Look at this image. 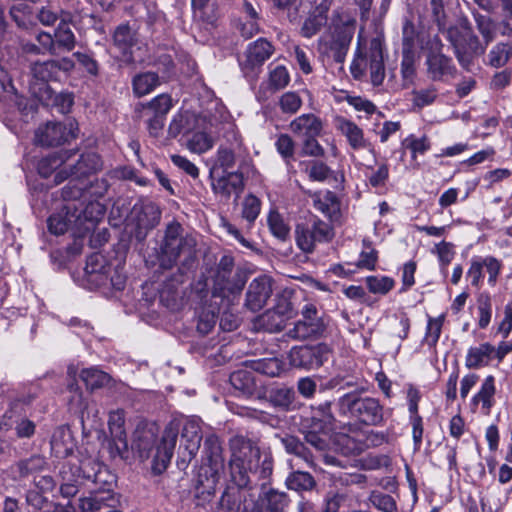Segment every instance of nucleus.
Here are the masks:
<instances>
[{"instance_id": "59", "label": "nucleus", "mask_w": 512, "mask_h": 512, "mask_svg": "<svg viewBox=\"0 0 512 512\" xmlns=\"http://www.w3.org/2000/svg\"><path fill=\"white\" fill-rule=\"evenodd\" d=\"M367 69H369V52L363 55L360 42H358V48L351 63L350 71L354 79L360 80L365 75Z\"/></svg>"}, {"instance_id": "62", "label": "nucleus", "mask_w": 512, "mask_h": 512, "mask_svg": "<svg viewBox=\"0 0 512 512\" xmlns=\"http://www.w3.org/2000/svg\"><path fill=\"white\" fill-rule=\"evenodd\" d=\"M443 322L444 316L429 318L425 334V342L429 347L436 346L441 335Z\"/></svg>"}, {"instance_id": "57", "label": "nucleus", "mask_w": 512, "mask_h": 512, "mask_svg": "<svg viewBox=\"0 0 512 512\" xmlns=\"http://www.w3.org/2000/svg\"><path fill=\"white\" fill-rule=\"evenodd\" d=\"M290 82L288 70L283 65H277L269 72V87L273 91L284 89Z\"/></svg>"}, {"instance_id": "63", "label": "nucleus", "mask_w": 512, "mask_h": 512, "mask_svg": "<svg viewBox=\"0 0 512 512\" xmlns=\"http://www.w3.org/2000/svg\"><path fill=\"white\" fill-rule=\"evenodd\" d=\"M188 148L195 153H203L212 148L213 139L205 132H196L188 140Z\"/></svg>"}, {"instance_id": "4", "label": "nucleus", "mask_w": 512, "mask_h": 512, "mask_svg": "<svg viewBox=\"0 0 512 512\" xmlns=\"http://www.w3.org/2000/svg\"><path fill=\"white\" fill-rule=\"evenodd\" d=\"M333 237L332 226L315 216L298 223L295 227L296 245L306 254L313 253L318 244L328 243Z\"/></svg>"}, {"instance_id": "14", "label": "nucleus", "mask_w": 512, "mask_h": 512, "mask_svg": "<svg viewBox=\"0 0 512 512\" xmlns=\"http://www.w3.org/2000/svg\"><path fill=\"white\" fill-rule=\"evenodd\" d=\"M333 124L335 129L346 138L352 150H368L372 154L375 153L373 145L365 138L363 130L355 122L343 116H336Z\"/></svg>"}, {"instance_id": "9", "label": "nucleus", "mask_w": 512, "mask_h": 512, "mask_svg": "<svg viewBox=\"0 0 512 512\" xmlns=\"http://www.w3.org/2000/svg\"><path fill=\"white\" fill-rule=\"evenodd\" d=\"M102 168V161L96 153H85L75 163L68 162V168L64 167L54 176V183L61 184L69 178L81 180Z\"/></svg>"}, {"instance_id": "36", "label": "nucleus", "mask_w": 512, "mask_h": 512, "mask_svg": "<svg viewBox=\"0 0 512 512\" xmlns=\"http://www.w3.org/2000/svg\"><path fill=\"white\" fill-rule=\"evenodd\" d=\"M79 377L90 391L109 386L112 382V377L97 367L82 369Z\"/></svg>"}, {"instance_id": "16", "label": "nucleus", "mask_w": 512, "mask_h": 512, "mask_svg": "<svg viewBox=\"0 0 512 512\" xmlns=\"http://www.w3.org/2000/svg\"><path fill=\"white\" fill-rule=\"evenodd\" d=\"M272 294V280L266 275L259 276L249 284L245 306L253 311L261 310Z\"/></svg>"}, {"instance_id": "22", "label": "nucleus", "mask_w": 512, "mask_h": 512, "mask_svg": "<svg viewBox=\"0 0 512 512\" xmlns=\"http://www.w3.org/2000/svg\"><path fill=\"white\" fill-rule=\"evenodd\" d=\"M202 440V432L200 427V420L191 418L186 420L183 425L181 433L180 449H184V459L187 457L188 461L195 457L197 454L200 443Z\"/></svg>"}, {"instance_id": "54", "label": "nucleus", "mask_w": 512, "mask_h": 512, "mask_svg": "<svg viewBox=\"0 0 512 512\" xmlns=\"http://www.w3.org/2000/svg\"><path fill=\"white\" fill-rule=\"evenodd\" d=\"M474 19L476 22L477 29L485 41L486 47L495 37L494 21L491 19L490 16L482 15L480 13H475Z\"/></svg>"}, {"instance_id": "18", "label": "nucleus", "mask_w": 512, "mask_h": 512, "mask_svg": "<svg viewBox=\"0 0 512 512\" xmlns=\"http://www.w3.org/2000/svg\"><path fill=\"white\" fill-rule=\"evenodd\" d=\"M172 106L171 96L160 94L147 103H138L134 109L135 118L144 122L150 119L166 118Z\"/></svg>"}, {"instance_id": "17", "label": "nucleus", "mask_w": 512, "mask_h": 512, "mask_svg": "<svg viewBox=\"0 0 512 512\" xmlns=\"http://www.w3.org/2000/svg\"><path fill=\"white\" fill-rule=\"evenodd\" d=\"M221 472L200 467L194 485V497L198 505L210 502L216 491Z\"/></svg>"}, {"instance_id": "25", "label": "nucleus", "mask_w": 512, "mask_h": 512, "mask_svg": "<svg viewBox=\"0 0 512 512\" xmlns=\"http://www.w3.org/2000/svg\"><path fill=\"white\" fill-rule=\"evenodd\" d=\"M111 270V266L107 264L103 255L93 253L87 258L85 273L89 281L97 286H106L108 284Z\"/></svg>"}, {"instance_id": "28", "label": "nucleus", "mask_w": 512, "mask_h": 512, "mask_svg": "<svg viewBox=\"0 0 512 512\" xmlns=\"http://www.w3.org/2000/svg\"><path fill=\"white\" fill-rule=\"evenodd\" d=\"M212 189L216 194H221L227 199L232 195H235L236 199H238L244 189L243 174L240 172H228L212 184Z\"/></svg>"}, {"instance_id": "24", "label": "nucleus", "mask_w": 512, "mask_h": 512, "mask_svg": "<svg viewBox=\"0 0 512 512\" xmlns=\"http://www.w3.org/2000/svg\"><path fill=\"white\" fill-rule=\"evenodd\" d=\"M369 71L371 82L379 86L385 78V65L383 58V45L379 38H373L369 45Z\"/></svg>"}, {"instance_id": "10", "label": "nucleus", "mask_w": 512, "mask_h": 512, "mask_svg": "<svg viewBox=\"0 0 512 512\" xmlns=\"http://www.w3.org/2000/svg\"><path fill=\"white\" fill-rule=\"evenodd\" d=\"M430 52L426 58L427 73L433 81H440L445 76L453 75L456 71L452 59L441 53L442 42L438 36L430 40Z\"/></svg>"}, {"instance_id": "21", "label": "nucleus", "mask_w": 512, "mask_h": 512, "mask_svg": "<svg viewBox=\"0 0 512 512\" xmlns=\"http://www.w3.org/2000/svg\"><path fill=\"white\" fill-rule=\"evenodd\" d=\"M290 498L287 493L268 489L259 494L250 512H288Z\"/></svg>"}, {"instance_id": "6", "label": "nucleus", "mask_w": 512, "mask_h": 512, "mask_svg": "<svg viewBox=\"0 0 512 512\" xmlns=\"http://www.w3.org/2000/svg\"><path fill=\"white\" fill-rule=\"evenodd\" d=\"M326 324L314 304H306L301 310V319L296 321L286 335L293 340H306L321 337Z\"/></svg>"}, {"instance_id": "32", "label": "nucleus", "mask_w": 512, "mask_h": 512, "mask_svg": "<svg viewBox=\"0 0 512 512\" xmlns=\"http://www.w3.org/2000/svg\"><path fill=\"white\" fill-rule=\"evenodd\" d=\"M105 213V208L99 202H90L85 207L77 204L76 215L79 216V235L89 231Z\"/></svg>"}, {"instance_id": "40", "label": "nucleus", "mask_w": 512, "mask_h": 512, "mask_svg": "<svg viewBox=\"0 0 512 512\" xmlns=\"http://www.w3.org/2000/svg\"><path fill=\"white\" fill-rule=\"evenodd\" d=\"M496 393L495 378L492 375L487 376L480 390L473 396L472 405L476 407L479 403L482 404V409L485 410L486 414H489L490 409L494 404V395Z\"/></svg>"}, {"instance_id": "42", "label": "nucleus", "mask_w": 512, "mask_h": 512, "mask_svg": "<svg viewBox=\"0 0 512 512\" xmlns=\"http://www.w3.org/2000/svg\"><path fill=\"white\" fill-rule=\"evenodd\" d=\"M37 18L41 24L45 26H52L58 20L60 22L63 21H72V13L66 11L52 3H48L47 5L40 8L37 13Z\"/></svg>"}, {"instance_id": "31", "label": "nucleus", "mask_w": 512, "mask_h": 512, "mask_svg": "<svg viewBox=\"0 0 512 512\" xmlns=\"http://www.w3.org/2000/svg\"><path fill=\"white\" fill-rule=\"evenodd\" d=\"M290 130L298 136H319L323 124L320 118L313 113L302 114L291 121Z\"/></svg>"}, {"instance_id": "1", "label": "nucleus", "mask_w": 512, "mask_h": 512, "mask_svg": "<svg viewBox=\"0 0 512 512\" xmlns=\"http://www.w3.org/2000/svg\"><path fill=\"white\" fill-rule=\"evenodd\" d=\"M231 477L239 488H252L258 484L265 488L273 472V458L262 453L250 439L236 436L230 441Z\"/></svg>"}, {"instance_id": "44", "label": "nucleus", "mask_w": 512, "mask_h": 512, "mask_svg": "<svg viewBox=\"0 0 512 512\" xmlns=\"http://www.w3.org/2000/svg\"><path fill=\"white\" fill-rule=\"evenodd\" d=\"M296 393L291 387H278L271 389L268 394V401L271 405L284 411L292 408Z\"/></svg>"}, {"instance_id": "51", "label": "nucleus", "mask_w": 512, "mask_h": 512, "mask_svg": "<svg viewBox=\"0 0 512 512\" xmlns=\"http://www.w3.org/2000/svg\"><path fill=\"white\" fill-rule=\"evenodd\" d=\"M365 282L369 292L380 295H386L395 286L394 279L388 276H368Z\"/></svg>"}, {"instance_id": "7", "label": "nucleus", "mask_w": 512, "mask_h": 512, "mask_svg": "<svg viewBox=\"0 0 512 512\" xmlns=\"http://www.w3.org/2000/svg\"><path fill=\"white\" fill-rule=\"evenodd\" d=\"M330 348L324 343L293 347L288 355L289 363L295 368L315 369L323 365L330 355Z\"/></svg>"}, {"instance_id": "45", "label": "nucleus", "mask_w": 512, "mask_h": 512, "mask_svg": "<svg viewBox=\"0 0 512 512\" xmlns=\"http://www.w3.org/2000/svg\"><path fill=\"white\" fill-rule=\"evenodd\" d=\"M314 208L324 215L332 218L339 213L340 204L335 193L325 191L323 194H315L313 199Z\"/></svg>"}, {"instance_id": "38", "label": "nucleus", "mask_w": 512, "mask_h": 512, "mask_svg": "<svg viewBox=\"0 0 512 512\" xmlns=\"http://www.w3.org/2000/svg\"><path fill=\"white\" fill-rule=\"evenodd\" d=\"M79 470L82 472L83 478L95 484L103 483L108 485L110 482L108 478H112L107 468L93 459L83 461Z\"/></svg>"}, {"instance_id": "43", "label": "nucleus", "mask_w": 512, "mask_h": 512, "mask_svg": "<svg viewBox=\"0 0 512 512\" xmlns=\"http://www.w3.org/2000/svg\"><path fill=\"white\" fill-rule=\"evenodd\" d=\"M159 84V76L154 72L140 73L132 79L133 92L137 97L151 93Z\"/></svg>"}, {"instance_id": "50", "label": "nucleus", "mask_w": 512, "mask_h": 512, "mask_svg": "<svg viewBox=\"0 0 512 512\" xmlns=\"http://www.w3.org/2000/svg\"><path fill=\"white\" fill-rule=\"evenodd\" d=\"M512 57V46L509 43H497L488 54V63L494 68H501L506 65Z\"/></svg>"}, {"instance_id": "47", "label": "nucleus", "mask_w": 512, "mask_h": 512, "mask_svg": "<svg viewBox=\"0 0 512 512\" xmlns=\"http://www.w3.org/2000/svg\"><path fill=\"white\" fill-rule=\"evenodd\" d=\"M31 74L34 79L43 83L45 89H48L47 82L57 80L56 60H47L44 62H35L31 65Z\"/></svg>"}, {"instance_id": "30", "label": "nucleus", "mask_w": 512, "mask_h": 512, "mask_svg": "<svg viewBox=\"0 0 512 512\" xmlns=\"http://www.w3.org/2000/svg\"><path fill=\"white\" fill-rule=\"evenodd\" d=\"M52 453L57 458H66L73 454L75 443L69 428L57 427L50 441Z\"/></svg>"}, {"instance_id": "49", "label": "nucleus", "mask_w": 512, "mask_h": 512, "mask_svg": "<svg viewBox=\"0 0 512 512\" xmlns=\"http://www.w3.org/2000/svg\"><path fill=\"white\" fill-rule=\"evenodd\" d=\"M335 418L331 411V403L325 402L320 404L313 411L312 416V427L318 428V430H329Z\"/></svg>"}, {"instance_id": "60", "label": "nucleus", "mask_w": 512, "mask_h": 512, "mask_svg": "<svg viewBox=\"0 0 512 512\" xmlns=\"http://www.w3.org/2000/svg\"><path fill=\"white\" fill-rule=\"evenodd\" d=\"M302 106V99L298 93L289 91L281 95L279 107L283 113L295 114Z\"/></svg>"}, {"instance_id": "55", "label": "nucleus", "mask_w": 512, "mask_h": 512, "mask_svg": "<svg viewBox=\"0 0 512 512\" xmlns=\"http://www.w3.org/2000/svg\"><path fill=\"white\" fill-rule=\"evenodd\" d=\"M267 221L269 229L275 237L281 240H285L288 237L290 228L278 212L271 211Z\"/></svg>"}, {"instance_id": "11", "label": "nucleus", "mask_w": 512, "mask_h": 512, "mask_svg": "<svg viewBox=\"0 0 512 512\" xmlns=\"http://www.w3.org/2000/svg\"><path fill=\"white\" fill-rule=\"evenodd\" d=\"M274 51L275 47L266 38H258L251 42L245 51V59L240 62L242 71L249 74L259 70Z\"/></svg>"}, {"instance_id": "19", "label": "nucleus", "mask_w": 512, "mask_h": 512, "mask_svg": "<svg viewBox=\"0 0 512 512\" xmlns=\"http://www.w3.org/2000/svg\"><path fill=\"white\" fill-rule=\"evenodd\" d=\"M177 434L178 429L172 425L166 427L164 430L153 460L152 468L154 472L160 474L167 468L176 446Z\"/></svg>"}, {"instance_id": "53", "label": "nucleus", "mask_w": 512, "mask_h": 512, "mask_svg": "<svg viewBox=\"0 0 512 512\" xmlns=\"http://www.w3.org/2000/svg\"><path fill=\"white\" fill-rule=\"evenodd\" d=\"M277 152L281 155L286 165H291L294 160L295 143L288 134H281L275 142Z\"/></svg>"}, {"instance_id": "23", "label": "nucleus", "mask_w": 512, "mask_h": 512, "mask_svg": "<svg viewBox=\"0 0 512 512\" xmlns=\"http://www.w3.org/2000/svg\"><path fill=\"white\" fill-rule=\"evenodd\" d=\"M14 429L16 437L19 439H30L36 431V424L25 416L15 415L10 410L7 411L0 420V430L8 431Z\"/></svg>"}, {"instance_id": "56", "label": "nucleus", "mask_w": 512, "mask_h": 512, "mask_svg": "<svg viewBox=\"0 0 512 512\" xmlns=\"http://www.w3.org/2000/svg\"><path fill=\"white\" fill-rule=\"evenodd\" d=\"M261 326L268 332H279L284 328L282 313L275 310H268L260 317Z\"/></svg>"}, {"instance_id": "5", "label": "nucleus", "mask_w": 512, "mask_h": 512, "mask_svg": "<svg viewBox=\"0 0 512 512\" xmlns=\"http://www.w3.org/2000/svg\"><path fill=\"white\" fill-rule=\"evenodd\" d=\"M355 20H347L341 25H337L331 34L330 40L324 41L322 51L334 62L340 64V71H343V63L345 62L349 47L355 32Z\"/></svg>"}, {"instance_id": "15", "label": "nucleus", "mask_w": 512, "mask_h": 512, "mask_svg": "<svg viewBox=\"0 0 512 512\" xmlns=\"http://www.w3.org/2000/svg\"><path fill=\"white\" fill-rule=\"evenodd\" d=\"M446 39L451 43L454 50L464 46H469L471 50L479 51L478 37L473 33L472 27L467 19H460L456 25L450 26L445 29V25L442 30Z\"/></svg>"}, {"instance_id": "48", "label": "nucleus", "mask_w": 512, "mask_h": 512, "mask_svg": "<svg viewBox=\"0 0 512 512\" xmlns=\"http://www.w3.org/2000/svg\"><path fill=\"white\" fill-rule=\"evenodd\" d=\"M317 483L314 477L303 471H294L286 479V486L290 490L295 491H312Z\"/></svg>"}, {"instance_id": "20", "label": "nucleus", "mask_w": 512, "mask_h": 512, "mask_svg": "<svg viewBox=\"0 0 512 512\" xmlns=\"http://www.w3.org/2000/svg\"><path fill=\"white\" fill-rule=\"evenodd\" d=\"M110 486V483L108 484ZM119 499L110 487L91 491L88 496L79 499L82 512H98L103 508H114Z\"/></svg>"}, {"instance_id": "33", "label": "nucleus", "mask_w": 512, "mask_h": 512, "mask_svg": "<svg viewBox=\"0 0 512 512\" xmlns=\"http://www.w3.org/2000/svg\"><path fill=\"white\" fill-rule=\"evenodd\" d=\"M133 213L136 214L137 226L139 229L151 230L160 221L161 211L153 202L143 203L140 206L133 207Z\"/></svg>"}, {"instance_id": "64", "label": "nucleus", "mask_w": 512, "mask_h": 512, "mask_svg": "<svg viewBox=\"0 0 512 512\" xmlns=\"http://www.w3.org/2000/svg\"><path fill=\"white\" fill-rule=\"evenodd\" d=\"M372 505L382 512H397V505L391 495L373 493L370 497Z\"/></svg>"}, {"instance_id": "2", "label": "nucleus", "mask_w": 512, "mask_h": 512, "mask_svg": "<svg viewBox=\"0 0 512 512\" xmlns=\"http://www.w3.org/2000/svg\"><path fill=\"white\" fill-rule=\"evenodd\" d=\"M196 241L184 235L182 225L177 221L167 224L163 241L158 252V262L162 269L169 270L179 264L182 274L191 270L196 263Z\"/></svg>"}, {"instance_id": "8", "label": "nucleus", "mask_w": 512, "mask_h": 512, "mask_svg": "<svg viewBox=\"0 0 512 512\" xmlns=\"http://www.w3.org/2000/svg\"><path fill=\"white\" fill-rule=\"evenodd\" d=\"M124 425L125 416L123 410L109 413L108 428L110 439L108 440V450L112 458L119 457L125 459L128 457V442Z\"/></svg>"}, {"instance_id": "13", "label": "nucleus", "mask_w": 512, "mask_h": 512, "mask_svg": "<svg viewBox=\"0 0 512 512\" xmlns=\"http://www.w3.org/2000/svg\"><path fill=\"white\" fill-rule=\"evenodd\" d=\"M77 203H66L47 220L48 230L54 235H63L68 230L79 234V216L76 215Z\"/></svg>"}, {"instance_id": "52", "label": "nucleus", "mask_w": 512, "mask_h": 512, "mask_svg": "<svg viewBox=\"0 0 512 512\" xmlns=\"http://www.w3.org/2000/svg\"><path fill=\"white\" fill-rule=\"evenodd\" d=\"M234 258L230 255H223L216 265L213 278V285L216 283H224L226 279L231 277L234 270Z\"/></svg>"}, {"instance_id": "12", "label": "nucleus", "mask_w": 512, "mask_h": 512, "mask_svg": "<svg viewBox=\"0 0 512 512\" xmlns=\"http://www.w3.org/2000/svg\"><path fill=\"white\" fill-rule=\"evenodd\" d=\"M74 124L69 123V126L63 123L49 122L46 125L39 127L35 133V141L41 146H58L74 139Z\"/></svg>"}, {"instance_id": "26", "label": "nucleus", "mask_w": 512, "mask_h": 512, "mask_svg": "<svg viewBox=\"0 0 512 512\" xmlns=\"http://www.w3.org/2000/svg\"><path fill=\"white\" fill-rule=\"evenodd\" d=\"M73 155H75L73 150H61L43 157L37 166L38 173L43 178L50 177L54 172L56 175L64 167L68 168V162Z\"/></svg>"}, {"instance_id": "46", "label": "nucleus", "mask_w": 512, "mask_h": 512, "mask_svg": "<svg viewBox=\"0 0 512 512\" xmlns=\"http://www.w3.org/2000/svg\"><path fill=\"white\" fill-rule=\"evenodd\" d=\"M72 21L59 22L58 27L54 31V39L57 51H72L76 44V37L70 28Z\"/></svg>"}, {"instance_id": "35", "label": "nucleus", "mask_w": 512, "mask_h": 512, "mask_svg": "<svg viewBox=\"0 0 512 512\" xmlns=\"http://www.w3.org/2000/svg\"><path fill=\"white\" fill-rule=\"evenodd\" d=\"M230 383L235 390L243 396L251 397L257 391V383L254 373L247 370H237L230 375Z\"/></svg>"}, {"instance_id": "41", "label": "nucleus", "mask_w": 512, "mask_h": 512, "mask_svg": "<svg viewBox=\"0 0 512 512\" xmlns=\"http://www.w3.org/2000/svg\"><path fill=\"white\" fill-rule=\"evenodd\" d=\"M280 442L287 453L293 454L304 460L309 466H313L314 459L311 451L298 437L286 434L280 438Z\"/></svg>"}, {"instance_id": "27", "label": "nucleus", "mask_w": 512, "mask_h": 512, "mask_svg": "<svg viewBox=\"0 0 512 512\" xmlns=\"http://www.w3.org/2000/svg\"><path fill=\"white\" fill-rule=\"evenodd\" d=\"M247 282V275L242 269H236L234 274L226 279L224 283L213 285V296L233 299L238 297Z\"/></svg>"}, {"instance_id": "29", "label": "nucleus", "mask_w": 512, "mask_h": 512, "mask_svg": "<svg viewBox=\"0 0 512 512\" xmlns=\"http://www.w3.org/2000/svg\"><path fill=\"white\" fill-rule=\"evenodd\" d=\"M203 452L206 462L201 467H209L211 470L218 472L224 470L223 449L218 436L210 434L205 438Z\"/></svg>"}, {"instance_id": "34", "label": "nucleus", "mask_w": 512, "mask_h": 512, "mask_svg": "<svg viewBox=\"0 0 512 512\" xmlns=\"http://www.w3.org/2000/svg\"><path fill=\"white\" fill-rule=\"evenodd\" d=\"M495 352V347L490 343H482L479 346L470 347L465 358V366L468 369H478L489 365Z\"/></svg>"}, {"instance_id": "39", "label": "nucleus", "mask_w": 512, "mask_h": 512, "mask_svg": "<svg viewBox=\"0 0 512 512\" xmlns=\"http://www.w3.org/2000/svg\"><path fill=\"white\" fill-rule=\"evenodd\" d=\"M48 463L44 456L39 454L31 455L21 459L15 464L16 471L20 478H26L46 470Z\"/></svg>"}, {"instance_id": "58", "label": "nucleus", "mask_w": 512, "mask_h": 512, "mask_svg": "<svg viewBox=\"0 0 512 512\" xmlns=\"http://www.w3.org/2000/svg\"><path fill=\"white\" fill-rule=\"evenodd\" d=\"M261 210V201L253 194L245 197L242 207V217L249 225L254 223Z\"/></svg>"}, {"instance_id": "3", "label": "nucleus", "mask_w": 512, "mask_h": 512, "mask_svg": "<svg viewBox=\"0 0 512 512\" xmlns=\"http://www.w3.org/2000/svg\"><path fill=\"white\" fill-rule=\"evenodd\" d=\"M338 413L368 426H378L384 420L383 406L374 397L361 396L357 391L344 394L337 402Z\"/></svg>"}, {"instance_id": "61", "label": "nucleus", "mask_w": 512, "mask_h": 512, "mask_svg": "<svg viewBox=\"0 0 512 512\" xmlns=\"http://www.w3.org/2000/svg\"><path fill=\"white\" fill-rule=\"evenodd\" d=\"M326 431L318 430V428L312 427L311 424L310 430L305 433V441L316 450L324 451L329 445Z\"/></svg>"}, {"instance_id": "37", "label": "nucleus", "mask_w": 512, "mask_h": 512, "mask_svg": "<svg viewBox=\"0 0 512 512\" xmlns=\"http://www.w3.org/2000/svg\"><path fill=\"white\" fill-rule=\"evenodd\" d=\"M135 33L127 24L119 25L113 34V44L127 60L131 59L130 50L134 46Z\"/></svg>"}]
</instances>
